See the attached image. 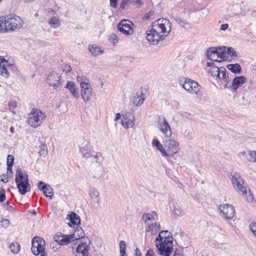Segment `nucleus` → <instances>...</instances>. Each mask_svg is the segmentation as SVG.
<instances>
[{"label":"nucleus","instance_id":"obj_1","mask_svg":"<svg viewBox=\"0 0 256 256\" xmlns=\"http://www.w3.org/2000/svg\"><path fill=\"white\" fill-rule=\"evenodd\" d=\"M169 236L164 237V238L162 241L156 242V252L159 255L163 256H170L172 252L173 238L172 235Z\"/></svg>","mask_w":256,"mask_h":256},{"label":"nucleus","instance_id":"obj_2","mask_svg":"<svg viewBox=\"0 0 256 256\" xmlns=\"http://www.w3.org/2000/svg\"><path fill=\"white\" fill-rule=\"evenodd\" d=\"M161 30L157 26V25L152 23L150 30L146 31V38L152 44H156L160 41L166 38V34H160Z\"/></svg>","mask_w":256,"mask_h":256},{"label":"nucleus","instance_id":"obj_3","mask_svg":"<svg viewBox=\"0 0 256 256\" xmlns=\"http://www.w3.org/2000/svg\"><path fill=\"white\" fill-rule=\"evenodd\" d=\"M180 84L189 92L194 94H197L200 90V86L198 82L194 80L182 77L178 80Z\"/></svg>","mask_w":256,"mask_h":256},{"label":"nucleus","instance_id":"obj_4","mask_svg":"<svg viewBox=\"0 0 256 256\" xmlns=\"http://www.w3.org/2000/svg\"><path fill=\"white\" fill-rule=\"evenodd\" d=\"M46 118L45 114L40 110H36L29 114L28 123L31 126L36 128L42 124L44 119Z\"/></svg>","mask_w":256,"mask_h":256},{"label":"nucleus","instance_id":"obj_5","mask_svg":"<svg viewBox=\"0 0 256 256\" xmlns=\"http://www.w3.org/2000/svg\"><path fill=\"white\" fill-rule=\"evenodd\" d=\"M221 216L226 219H232L234 216L235 210L234 207L228 204L220 205L218 208Z\"/></svg>","mask_w":256,"mask_h":256},{"label":"nucleus","instance_id":"obj_6","mask_svg":"<svg viewBox=\"0 0 256 256\" xmlns=\"http://www.w3.org/2000/svg\"><path fill=\"white\" fill-rule=\"evenodd\" d=\"M133 24L127 20H122L118 24V30L124 34L129 36L133 34Z\"/></svg>","mask_w":256,"mask_h":256},{"label":"nucleus","instance_id":"obj_7","mask_svg":"<svg viewBox=\"0 0 256 256\" xmlns=\"http://www.w3.org/2000/svg\"><path fill=\"white\" fill-rule=\"evenodd\" d=\"M158 126L166 137L169 138L172 135L170 127L164 116H160L158 120Z\"/></svg>","mask_w":256,"mask_h":256},{"label":"nucleus","instance_id":"obj_8","mask_svg":"<svg viewBox=\"0 0 256 256\" xmlns=\"http://www.w3.org/2000/svg\"><path fill=\"white\" fill-rule=\"evenodd\" d=\"M232 182L235 188L239 191L240 194L246 193V187L243 186L244 180L241 178L238 173L235 172L232 176Z\"/></svg>","mask_w":256,"mask_h":256},{"label":"nucleus","instance_id":"obj_9","mask_svg":"<svg viewBox=\"0 0 256 256\" xmlns=\"http://www.w3.org/2000/svg\"><path fill=\"white\" fill-rule=\"evenodd\" d=\"M46 242L40 237L35 236L32 240V252L34 254L45 250Z\"/></svg>","mask_w":256,"mask_h":256},{"label":"nucleus","instance_id":"obj_10","mask_svg":"<svg viewBox=\"0 0 256 256\" xmlns=\"http://www.w3.org/2000/svg\"><path fill=\"white\" fill-rule=\"evenodd\" d=\"M226 48L224 46L222 48V47H218V49L220 50H222L223 49H225ZM218 48H216L214 47L210 48L207 50L206 51V56L210 60L216 62H220V60H218L216 59H215L216 57L217 58H220L222 59L224 58V54L225 53L222 52V54L218 52Z\"/></svg>","mask_w":256,"mask_h":256},{"label":"nucleus","instance_id":"obj_11","mask_svg":"<svg viewBox=\"0 0 256 256\" xmlns=\"http://www.w3.org/2000/svg\"><path fill=\"white\" fill-rule=\"evenodd\" d=\"M90 244V240L82 241L78 244L74 254L76 256H88V249Z\"/></svg>","mask_w":256,"mask_h":256},{"label":"nucleus","instance_id":"obj_12","mask_svg":"<svg viewBox=\"0 0 256 256\" xmlns=\"http://www.w3.org/2000/svg\"><path fill=\"white\" fill-rule=\"evenodd\" d=\"M164 146L167 148L166 150L167 156H172L178 151L179 143L174 140L170 138L166 140Z\"/></svg>","mask_w":256,"mask_h":256},{"label":"nucleus","instance_id":"obj_13","mask_svg":"<svg viewBox=\"0 0 256 256\" xmlns=\"http://www.w3.org/2000/svg\"><path fill=\"white\" fill-rule=\"evenodd\" d=\"M20 20V18H4V25L6 32L9 30H14L16 29L18 26V22Z\"/></svg>","mask_w":256,"mask_h":256},{"label":"nucleus","instance_id":"obj_14","mask_svg":"<svg viewBox=\"0 0 256 256\" xmlns=\"http://www.w3.org/2000/svg\"><path fill=\"white\" fill-rule=\"evenodd\" d=\"M154 24L157 25L160 30L162 34H165L166 35L168 36L171 30V24L170 21L166 18H160L153 22Z\"/></svg>","mask_w":256,"mask_h":256},{"label":"nucleus","instance_id":"obj_15","mask_svg":"<svg viewBox=\"0 0 256 256\" xmlns=\"http://www.w3.org/2000/svg\"><path fill=\"white\" fill-rule=\"evenodd\" d=\"M61 76L54 72H50L48 74L46 81L48 84L52 86L54 89H56L60 84Z\"/></svg>","mask_w":256,"mask_h":256},{"label":"nucleus","instance_id":"obj_16","mask_svg":"<svg viewBox=\"0 0 256 256\" xmlns=\"http://www.w3.org/2000/svg\"><path fill=\"white\" fill-rule=\"evenodd\" d=\"M80 87L81 88L82 98L85 102L88 100L92 96L91 86L88 82H80Z\"/></svg>","mask_w":256,"mask_h":256},{"label":"nucleus","instance_id":"obj_17","mask_svg":"<svg viewBox=\"0 0 256 256\" xmlns=\"http://www.w3.org/2000/svg\"><path fill=\"white\" fill-rule=\"evenodd\" d=\"M84 232L82 228H78L74 232L73 234H68L70 242H73L75 240H80L82 238V241L89 240L88 238L84 237Z\"/></svg>","mask_w":256,"mask_h":256},{"label":"nucleus","instance_id":"obj_18","mask_svg":"<svg viewBox=\"0 0 256 256\" xmlns=\"http://www.w3.org/2000/svg\"><path fill=\"white\" fill-rule=\"evenodd\" d=\"M134 118L132 114L126 112L122 120V126L126 128H132L134 124Z\"/></svg>","mask_w":256,"mask_h":256},{"label":"nucleus","instance_id":"obj_19","mask_svg":"<svg viewBox=\"0 0 256 256\" xmlns=\"http://www.w3.org/2000/svg\"><path fill=\"white\" fill-rule=\"evenodd\" d=\"M16 184L19 192L21 194H24L30 190V186L28 182V176H26V180L17 182Z\"/></svg>","mask_w":256,"mask_h":256},{"label":"nucleus","instance_id":"obj_20","mask_svg":"<svg viewBox=\"0 0 256 256\" xmlns=\"http://www.w3.org/2000/svg\"><path fill=\"white\" fill-rule=\"evenodd\" d=\"M54 242L60 246L68 245L70 242L68 234H56L54 238Z\"/></svg>","mask_w":256,"mask_h":256},{"label":"nucleus","instance_id":"obj_21","mask_svg":"<svg viewBox=\"0 0 256 256\" xmlns=\"http://www.w3.org/2000/svg\"><path fill=\"white\" fill-rule=\"evenodd\" d=\"M246 82V78L244 76H236L232 80L231 88L233 90L236 91Z\"/></svg>","mask_w":256,"mask_h":256},{"label":"nucleus","instance_id":"obj_22","mask_svg":"<svg viewBox=\"0 0 256 256\" xmlns=\"http://www.w3.org/2000/svg\"><path fill=\"white\" fill-rule=\"evenodd\" d=\"M66 88L69 90L74 98L76 99L79 98L80 94L78 91V88L73 82L68 81L66 83Z\"/></svg>","mask_w":256,"mask_h":256},{"label":"nucleus","instance_id":"obj_23","mask_svg":"<svg viewBox=\"0 0 256 256\" xmlns=\"http://www.w3.org/2000/svg\"><path fill=\"white\" fill-rule=\"evenodd\" d=\"M70 222L68 223L70 227H74L75 226H78L80 224V219L78 214L74 212H72L68 215Z\"/></svg>","mask_w":256,"mask_h":256},{"label":"nucleus","instance_id":"obj_24","mask_svg":"<svg viewBox=\"0 0 256 256\" xmlns=\"http://www.w3.org/2000/svg\"><path fill=\"white\" fill-rule=\"evenodd\" d=\"M144 99L145 96L142 91H138L134 96V98L132 100V103L134 106H140L144 102Z\"/></svg>","mask_w":256,"mask_h":256},{"label":"nucleus","instance_id":"obj_25","mask_svg":"<svg viewBox=\"0 0 256 256\" xmlns=\"http://www.w3.org/2000/svg\"><path fill=\"white\" fill-rule=\"evenodd\" d=\"M83 146H80V152L82 154L83 158H88L92 156L90 152V150L88 148L89 144L88 142H86L85 144H83Z\"/></svg>","mask_w":256,"mask_h":256},{"label":"nucleus","instance_id":"obj_26","mask_svg":"<svg viewBox=\"0 0 256 256\" xmlns=\"http://www.w3.org/2000/svg\"><path fill=\"white\" fill-rule=\"evenodd\" d=\"M15 68H16L13 64L8 65L6 66L5 64H3L0 66V74L4 77L8 78L10 76L9 70H14Z\"/></svg>","mask_w":256,"mask_h":256},{"label":"nucleus","instance_id":"obj_27","mask_svg":"<svg viewBox=\"0 0 256 256\" xmlns=\"http://www.w3.org/2000/svg\"><path fill=\"white\" fill-rule=\"evenodd\" d=\"M152 144L156 148V150H159L163 156H166V151L162 145L160 144L158 139L154 138L152 142Z\"/></svg>","mask_w":256,"mask_h":256},{"label":"nucleus","instance_id":"obj_28","mask_svg":"<svg viewBox=\"0 0 256 256\" xmlns=\"http://www.w3.org/2000/svg\"><path fill=\"white\" fill-rule=\"evenodd\" d=\"M88 50L94 56H96L102 54L104 52L103 50H101V48L99 46L94 44L90 45Z\"/></svg>","mask_w":256,"mask_h":256},{"label":"nucleus","instance_id":"obj_29","mask_svg":"<svg viewBox=\"0 0 256 256\" xmlns=\"http://www.w3.org/2000/svg\"><path fill=\"white\" fill-rule=\"evenodd\" d=\"M227 68L232 73L235 74H240L242 72V68L238 64H228Z\"/></svg>","mask_w":256,"mask_h":256},{"label":"nucleus","instance_id":"obj_30","mask_svg":"<svg viewBox=\"0 0 256 256\" xmlns=\"http://www.w3.org/2000/svg\"><path fill=\"white\" fill-rule=\"evenodd\" d=\"M26 174H24L20 168H18L16 172V182L26 180Z\"/></svg>","mask_w":256,"mask_h":256},{"label":"nucleus","instance_id":"obj_31","mask_svg":"<svg viewBox=\"0 0 256 256\" xmlns=\"http://www.w3.org/2000/svg\"><path fill=\"white\" fill-rule=\"evenodd\" d=\"M221 67L218 68V66H212L210 68L209 72L213 76H216V78L220 79V72Z\"/></svg>","mask_w":256,"mask_h":256},{"label":"nucleus","instance_id":"obj_32","mask_svg":"<svg viewBox=\"0 0 256 256\" xmlns=\"http://www.w3.org/2000/svg\"><path fill=\"white\" fill-rule=\"evenodd\" d=\"M168 235H172V234L169 232L168 230H162L160 231L158 235V236L156 239V242H157L158 241H162V240L164 239V237H168Z\"/></svg>","mask_w":256,"mask_h":256},{"label":"nucleus","instance_id":"obj_33","mask_svg":"<svg viewBox=\"0 0 256 256\" xmlns=\"http://www.w3.org/2000/svg\"><path fill=\"white\" fill-rule=\"evenodd\" d=\"M40 155L44 158L48 154L47 146L46 144H41L39 146V152Z\"/></svg>","mask_w":256,"mask_h":256},{"label":"nucleus","instance_id":"obj_34","mask_svg":"<svg viewBox=\"0 0 256 256\" xmlns=\"http://www.w3.org/2000/svg\"><path fill=\"white\" fill-rule=\"evenodd\" d=\"M160 224H158V222L152 223L148 226V230H146V232L151 231L152 233L154 230L156 231L157 230H160Z\"/></svg>","mask_w":256,"mask_h":256},{"label":"nucleus","instance_id":"obj_35","mask_svg":"<svg viewBox=\"0 0 256 256\" xmlns=\"http://www.w3.org/2000/svg\"><path fill=\"white\" fill-rule=\"evenodd\" d=\"M44 194L46 197H48L50 199L52 198L54 195L53 189L49 184L48 185L46 189L45 190Z\"/></svg>","mask_w":256,"mask_h":256},{"label":"nucleus","instance_id":"obj_36","mask_svg":"<svg viewBox=\"0 0 256 256\" xmlns=\"http://www.w3.org/2000/svg\"><path fill=\"white\" fill-rule=\"evenodd\" d=\"M120 256H127L126 254V243L124 240H120Z\"/></svg>","mask_w":256,"mask_h":256},{"label":"nucleus","instance_id":"obj_37","mask_svg":"<svg viewBox=\"0 0 256 256\" xmlns=\"http://www.w3.org/2000/svg\"><path fill=\"white\" fill-rule=\"evenodd\" d=\"M49 24L54 28H58L60 25L58 19L54 16L50 20Z\"/></svg>","mask_w":256,"mask_h":256},{"label":"nucleus","instance_id":"obj_38","mask_svg":"<svg viewBox=\"0 0 256 256\" xmlns=\"http://www.w3.org/2000/svg\"><path fill=\"white\" fill-rule=\"evenodd\" d=\"M10 248L11 250V252L14 254L18 253L20 249V245L18 244L17 242L12 243L10 244Z\"/></svg>","mask_w":256,"mask_h":256},{"label":"nucleus","instance_id":"obj_39","mask_svg":"<svg viewBox=\"0 0 256 256\" xmlns=\"http://www.w3.org/2000/svg\"><path fill=\"white\" fill-rule=\"evenodd\" d=\"M90 196L92 198H98L99 192L97 189L94 188H92L90 190Z\"/></svg>","mask_w":256,"mask_h":256},{"label":"nucleus","instance_id":"obj_40","mask_svg":"<svg viewBox=\"0 0 256 256\" xmlns=\"http://www.w3.org/2000/svg\"><path fill=\"white\" fill-rule=\"evenodd\" d=\"M248 190H249L248 194H247V188L246 187V193H244V194H242V195H245L244 196V198H245L246 200L248 202H252V201H253V199H254L253 198V195L250 192V191L249 188H248Z\"/></svg>","mask_w":256,"mask_h":256},{"label":"nucleus","instance_id":"obj_41","mask_svg":"<svg viewBox=\"0 0 256 256\" xmlns=\"http://www.w3.org/2000/svg\"><path fill=\"white\" fill-rule=\"evenodd\" d=\"M226 52L232 58H236L238 57L236 52L234 50V48L232 47L228 48Z\"/></svg>","mask_w":256,"mask_h":256},{"label":"nucleus","instance_id":"obj_42","mask_svg":"<svg viewBox=\"0 0 256 256\" xmlns=\"http://www.w3.org/2000/svg\"><path fill=\"white\" fill-rule=\"evenodd\" d=\"M248 152L250 159H248V160L251 162H256V151L249 150Z\"/></svg>","mask_w":256,"mask_h":256},{"label":"nucleus","instance_id":"obj_43","mask_svg":"<svg viewBox=\"0 0 256 256\" xmlns=\"http://www.w3.org/2000/svg\"><path fill=\"white\" fill-rule=\"evenodd\" d=\"M153 218V216L149 213H144L142 215V219L144 220L146 223V222L147 220L152 222Z\"/></svg>","mask_w":256,"mask_h":256},{"label":"nucleus","instance_id":"obj_44","mask_svg":"<svg viewBox=\"0 0 256 256\" xmlns=\"http://www.w3.org/2000/svg\"><path fill=\"white\" fill-rule=\"evenodd\" d=\"M14 161V157L12 155L8 154L7 157V166L8 167H12Z\"/></svg>","mask_w":256,"mask_h":256},{"label":"nucleus","instance_id":"obj_45","mask_svg":"<svg viewBox=\"0 0 256 256\" xmlns=\"http://www.w3.org/2000/svg\"><path fill=\"white\" fill-rule=\"evenodd\" d=\"M48 184H45L43 182L40 181L38 184V189L42 191L43 192V193L44 194V192L45 190L46 189Z\"/></svg>","mask_w":256,"mask_h":256},{"label":"nucleus","instance_id":"obj_46","mask_svg":"<svg viewBox=\"0 0 256 256\" xmlns=\"http://www.w3.org/2000/svg\"><path fill=\"white\" fill-rule=\"evenodd\" d=\"M48 184H45L43 182L40 181L38 184V189L42 191L43 192V193L44 194V192L45 190L46 189Z\"/></svg>","mask_w":256,"mask_h":256},{"label":"nucleus","instance_id":"obj_47","mask_svg":"<svg viewBox=\"0 0 256 256\" xmlns=\"http://www.w3.org/2000/svg\"><path fill=\"white\" fill-rule=\"evenodd\" d=\"M5 192V190L2 187H0V202H4L6 200Z\"/></svg>","mask_w":256,"mask_h":256},{"label":"nucleus","instance_id":"obj_48","mask_svg":"<svg viewBox=\"0 0 256 256\" xmlns=\"http://www.w3.org/2000/svg\"><path fill=\"white\" fill-rule=\"evenodd\" d=\"M221 72H220V79L222 80L226 77V75H228V74L227 73L226 70L224 67H221Z\"/></svg>","mask_w":256,"mask_h":256},{"label":"nucleus","instance_id":"obj_49","mask_svg":"<svg viewBox=\"0 0 256 256\" xmlns=\"http://www.w3.org/2000/svg\"><path fill=\"white\" fill-rule=\"evenodd\" d=\"M130 0H122L120 4V8L124 10L126 8V6L127 5Z\"/></svg>","mask_w":256,"mask_h":256},{"label":"nucleus","instance_id":"obj_50","mask_svg":"<svg viewBox=\"0 0 256 256\" xmlns=\"http://www.w3.org/2000/svg\"><path fill=\"white\" fill-rule=\"evenodd\" d=\"M0 222L1 226L4 228H7L10 224V221L8 219H3Z\"/></svg>","mask_w":256,"mask_h":256},{"label":"nucleus","instance_id":"obj_51","mask_svg":"<svg viewBox=\"0 0 256 256\" xmlns=\"http://www.w3.org/2000/svg\"><path fill=\"white\" fill-rule=\"evenodd\" d=\"M250 230L256 236V222L250 224Z\"/></svg>","mask_w":256,"mask_h":256},{"label":"nucleus","instance_id":"obj_52","mask_svg":"<svg viewBox=\"0 0 256 256\" xmlns=\"http://www.w3.org/2000/svg\"><path fill=\"white\" fill-rule=\"evenodd\" d=\"M110 40L114 43V44L118 42V38H117L116 35L114 34H112L110 36Z\"/></svg>","mask_w":256,"mask_h":256},{"label":"nucleus","instance_id":"obj_53","mask_svg":"<svg viewBox=\"0 0 256 256\" xmlns=\"http://www.w3.org/2000/svg\"><path fill=\"white\" fill-rule=\"evenodd\" d=\"M222 80L224 83V88H226L228 87L227 85L230 81V78L228 76V75H226V77Z\"/></svg>","mask_w":256,"mask_h":256},{"label":"nucleus","instance_id":"obj_54","mask_svg":"<svg viewBox=\"0 0 256 256\" xmlns=\"http://www.w3.org/2000/svg\"><path fill=\"white\" fill-rule=\"evenodd\" d=\"M3 64H5L6 66H7L8 65H10L8 60H6L4 58L0 56V66H2Z\"/></svg>","mask_w":256,"mask_h":256},{"label":"nucleus","instance_id":"obj_55","mask_svg":"<svg viewBox=\"0 0 256 256\" xmlns=\"http://www.w3.org/2000/svg\"><path fill=\"white\" fill-rule=\"evenodd\" d=\"M5 32L4 25V18H1L0 20V32Z\"/></svg>","mask_w":256,"mask_h":256},{"label":"nucleus","instance_id":"obj_56","mask_svg":"<svg viewBox=\"0 0 256 256\" xmlns=\"http://www.w3.org/2000/svg\"><path fill=\"white\" fill-rule=\"evenodd\" d=\"M143 4V2L142 0H136L134 2L132 5L137 6V7H140Z\"/></svg>","mask_w":256,"mask_h":256},{"label":"nucleus","instance_id":"obj_57","mask_svg":"<svg viewBox=\"0 0 256 256\" xmlns=\"http://www.w3.org/2000/svg\"><path fill=\"white\" fill-rule=\"evenodd\" d=\"M238 15V14L232 12H230V14L226 15V18L228 19V18H233Z\"/></svg>","mask_w":256,"mask_h":256},{"label":"nucleus","instance_id":"obj_58","mask_svg":"<svg viewBox=\"0 0 256 256\" xmlns=\"http://www.w3.org/2000/svg\"><path fill=\"white\" fill-rule=\"evenodd\" d=\"M12 168V167H8V166L7 168V175H8V176H9L10 177L12 176L13 175Z\"/></svg>","mask_w":256,"mask_h":256},{"label":"nucleus","instance_id":"obj_59","mask_svg":"<svg viewBox=\"0 0 256 256\" xmlns=\"http://www.w3.org/2000/svg\"><path fill=\"white\" fill-rule=\"evenodd\" d=\"M118 0H110V5L112 7L116 8Z\"/></svg>","mask_w":256,"mask_h":256},{"label":"nucleus","instance_id":"obj_60","mask_svg":"<svg viewBox=\"0 0 256 256\" xmlns=\"http://www.w3.org/2000/svg\"><path fill=\"white\" fill-rule=\"evenodd\" d=\"M146 256H154V251L152 249L148 250L146 252Z\"/></svg>","mask_w":256,"mask_h":256},{"label":"nucleus","instance_id":"obj_61","mask_svg":"<svg viewBox=\"0 0 256 256\" xmlns=\"http://www.w3.org/2000/svg\"><path fill=\"white\" fill-rule=\"evenodd\" d=\"M176 21L182 27H184L185 24H186L184 21L180 19H178L176 20Z\"/></svg>","mask_w":256,"mask_h":256},{"label":"nucleus","instance_id":"obj_62","mask_svg":"<svg viewBox=\"0 0 256 256\" xmlns=\"http://www.w3.org/2000/svg\"><path fill=\"white\" fill-rule=\"evenodd\" d=\"M56 245V244L55 242H51L50 243V248L54 250V251H56L58 248H55Z\"/></svg>","mask_w":256,"mask_h":256},{"label":"nucleus","instance_id":"obj_63","mask_svg":"<svg viewBox=\"0 0 256 256\" xmlns=\"http://www.w3.org/2000/svg\"><path fill=\"white\" fill-rule=\"evenodd\" d=\"M35 255H36V256H48L46 252L44 251L42 252H36Z\"/></svg>","mask_w":256,"mask_h":256},{"label":"nucleus","instance_id":"obj_64","mask_svg":"<svg viewBox=\"0 0 256 256\" xmlns=\"http://www.w3.org/2000/svg\"><path fill=\"white\" fill-rule=\"evenodd\" d=\"M228 27V24H222L220 26V29L222 30H226Z\"/></svg>","mask_w":256,"mask_h":256}]
</instances>
